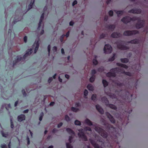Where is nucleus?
<instances>
[{
    "instance_id": "423d86ee",
    "label": "nucleus",
    "mask_w": 148,
    "mask_h": 148,
    "mask_svg": "<svg viewBox=\"0 0 148 148\" xmlns=\"http://www.w3.org/2000/svg\"><path fill=\"white\" fill-rule=\"evenodd\" d=\"M47 10V8L46 9L45 8V7L44 8V12H43L42 14L40 17V21L38 24V26L37 28V29L38 30H40V27L41 26V25L42 24V22L43 20L44 19V14H45V10Z\"/></svg>"
},
{
    "instance_id": "4468645a",
    "label": "nucleus",
    "mask_w": 148,
    "mask_h": 148,
    "mask_svg": "<svg viewBox=\"0 0 148 148\" xmlns=\"http://www.w3.org/2000/svg\"><path fill=\"white\" fill-rule=\"evenodd\" d=\"M105 27L108 29L113 31L115 28V26L114 25H107Z\"/></svg>"
},
{
    "instance_id": "473e14b6",
    "label": "nucleus",
    "mask_w": 148,
    "mask_h": 148,
    "mask_svg": "<svg viewBox=\"0 0 148 148\" xmlns=\"http://www.w3.org/2000/svg\"><path fill=\"white\" fill-rule=\"evenodd\" d=\"M85 123L89 126L92 125V122L89 119H87L85 120Z\"/></svg>"
},
{
    "instance_id": "f257e3e1",
    "label": "nucleus",
    "mask_w": 148,
    "mask_h": 148,
    "mask_svg": "<svg viewBox=\"0 0 148 148\" xmlns=\"http://www.w3.org/2000/svg\"><path fill=\"white\" fill-rule=\"evenodd\" d=\"M125 42V41H124L119 40L115 42V44L116 45L117 48L121 50H124L129 49L130 48L128 47L123 45Z\"/></svg>"
},
{
    "instance_id": "e433bc0d",
    "label": "nucleus",
    "mask_w": 148,
    "mask_h": 148,
    "mask_svg": "<svg viewBox=\"0 0 148 148\" xmlns=\"http://www.w3.org/2000/svg\"><path fill=\"white\" fill-rule=\"evenodd\" d=\"M102 82L104 87H106L108 85V83L106 80L103 79Z\"/></svg>"
},
{
    "instance_id": "7ed1b4c3",
    "label": "nucleus",
    "mask_w": 148,
    "mask_h": 148,
    "mask_svg": "<svg viewBox=\"0 0 148 148\" xmlns=\"http://www.w3.org/2000/svg\"><path fill=\"white\" fill-rule=\"evenodd\" d=\"M138 33H139V32L137 30H127L124 32L123 34L125 36H129L133 35H135Z\"/></svg>"
},
{
    "instance_id": "c756f323",
    "label": "nucleus",
    "mask_w": 148,
    "mask_h": 148,
    "mask_svg": "<svg viewBox=\"0 0 148 148\" xmlns=\"http://www.w3.org/2000/svg\"><path fill=\"white\" fill-rule=\"evenodd\" d=\"M87 88L89 90L93 91L94 90V87L91 84H88L87 86Z\"/></svg>"
},
{
    "instance_id": "8fccbe9b",
    "label": "nucleus",
    "mask_w": 148,
    "mask_h": 148,
    "mask_svg": "<svg viewBox=\"0 0 148 148\" xmlns=\"http://www.w3.org/2000/svg\"><path fill=\"white\" fill-rule=\"evenodd\" d=\"M65 37V34H63L60 37V39L61 42H62L63 40V38Z\"/></svg>"
},
{
    "instance_id": "a19ab883",
    "label": "nucleus",
    "mask_w": 148,
    "mask_h": 148,
    "mask_svg": "<svg viewBox=\"0 0 148 148\" xmlns=\"http://www.w3.org/2000/svg\"><path fill=\"white\" fill-rule=\"evenodd\" d=\"M71 110L73 112H77L79 110V108H76L75 107H72L71 108Z\"/></svg>"
},
{
    "instance_id": "6ab92c4d",
    "label": "nucleus",
    "mask_w": 148,
    "mask_h": 148,
    "mask_svg": "<svg viewBox=\"0 0 148 148\" xmlns=\"http://www.w3.org/2000/svg\"><path fill=\"white\" fill-rule=\"evenodd\" d=\"M35 45L36 47L35 48L34 51L35 53H36L37 52L39 48V43L38 41H35V42H34L33 46H35Z\"/></svg>"
},
{
    "instance_id": "603ef678",
    "label": "nucleus",
    "mask_w": 148,
    "mask_h": 148,
    "mask_svg": "<svg viewBox=\"0 0 148 148\" xmlns=\"http://www.w3.org/2000/svg\"><path fill=\"white\" fill-rule=\"evenodd\" d=\"M11 123V127L12 128H13L14 127V125L12 119H10Z\"/></svg>"
},
{
    "instance_id": "bf43d9fd",
    "label": "nucleus",
    "mask_w": 148,
    "mask_h": 148,
    "mask_svg": "<svg viewBox=\"0 0 148 148\" xmlns=\"http://www.w3.org/2000/svg\"><path fill=\"white\" fill-rule=\"evenodd\" d=\"M20 21L19 18L15 19L13 21V24H15L17 22Z\"/></svg>"
},
{
    "instance_id": "bb28decb",
    "label": "nucleus",
    "mask_w": 148,
    "mask_h": 148,
    "mask_svg": "<svg viewBox=\"0 0 148 148\" xmlns=\"http://www.w3.org/2000/svg\"><path fill=\"white\" fill-rule=\"evenodd\" d=\"M107 128H108V129L109 130H111V129H112L113 130V131L112 132V134H114V131L116 130L115 128L113 126L111 125H109L108 127Z\"/></svg>"
},
{
    "instance_id": "b1692460",
    "label": "nucleus",
    "mask_w": 148,
    "mask_h": 148,
    "mask_svg": "<svg viewBox=\"0 0 148 148\" xmlns=\"http://www.w3.org/2000/svg\"><path fill=\"white\" fill-rule=\"evenodd\" d=\"M106 106L115 110L117 109V107L115 105L112 104H109V102L108 103H107Z\"/></svg>"
},
{
    "instance_id": "680f3d73",
    "label": "nucleus",
    "mask_w": 148,
    "mask_h": 148,
    "mask_svg": "<svg viewBox=\"0 0 148 148\" xmlns=\"http://www.w3.org/2000/svg\"><path fill=\"white\" fill-rule=\"evenodd\" d=\"M52 50L54 52H56L57 50V48L56 46L53 47L52 48Z\"/></svg>"
},
{
    "instance_id": "58836bf2",
    "label": "nucleus",
    "mask_w": 148,
    "mask_h": 148,
    "mask_svg": "<svg viewBox=\"0 0 148 148\" xmlns=\"http://www.w3.org/2000/svg\"><path fill=\"white\" fill-rule=\"evenodd\" d=\"M140 19L139 17L136 16H134L132 18L130 17V19L131 21H138Z\"/></svg>"
},
{
    "instance_id": "3c124183",
    "label": "nucleus",
    "mask_w": 148,
    "mask_h": 148,
    "mask_svg": "<svg viewBox=\"0 0 148 148\" xmlns=\"http://www.w3.org/2000/svg\"><path fill=\"white\" fill-rule=\"evenodd\" d=\"M116 84L119 87H122L123 86H124V84L123 83H118Z\"/></svg>"
},
{
    "instance_id": "864d4df0",
    "label": "nucleus",
    "mask_w": 148,
    "mask_h": 148,
    "mask_svg": "<svg viewBox=\"0 0 148 148\" xmlns=\"http://www.w3.org/2000/svg\"><path fill=\"white\" fill-rule=\"evenodd\" d=\"M106 34H105L102 33L100 36L99 38L100 39L106 37Z\"/></svg>"
},
{
    "instance_id": "f03ea898",
    "label": "nucleus",
    "mask_w": 148,
    "mask_h": 148,
    "mask_svg": "<svg viewBox=\"0 0 148 148\" xmlns=\"http://www.w3.org/2000/svg\"><path fill=\"white\" fill-rule=\"evenodd\" d=\"M95 130L103 137L106 138L108 136V133L102 128L98 127H96L95 128Z\"/></svg>"
},
{
    "instance_id": "cd10ccee",
    "label": "nucleus",
    "mask_w": 148,
    "mask_h": 148,
    "mask_svg": "<svg viewBox=\"0 0 148 148\" xmlns=\"http://www.w3.org/2000/svg\"><path fill=\"white\" fill-rule=\"evenodd\" d=\"M128 43L131 44H138L139 43V41L137 39H135L128 42Z\"/></svg>"
},
{
    "instance_id": "13d9d810",
    "label": "nucleus",
    "mask_w": 148,
    "mask_h": 148,
    "mask_svg": "<svg viewBox=\"0 0 148 148\" xmlns=\"http://www.w3.org/2000/svg\"><path fill=\"white\" fill-rule=\"evenodd\" d=\"M40 115H40V117L39 118V120L40 121H42V117H43V113L42 112L41 113Z\"/></svg>"
},
{
    "instance_id": "7c9ffc66",
    "label": "nucleus",
    "mask_w": 148,
    "mask_h": 148,
    "mask_svg": "<svg viewBox=\"0 0 148 148\" xmlns=\"http://www.w3.org/2000/svg\"><path fill=\"white\" fill-rule=\"evenodd\" d=\"M97 58V56L95 55V58L93 59L92 60V63L94 65H97L98 64V61L96 60V58Z\"/></svg>"
},
{
    "instance_id": "c9c22d12",
    "label": "nucleus",
    "mask_w": 148,
    "mask_h": 148,
    "mask_svg": "<svg viewBox=\"0 0 148 148\" xmlns=\"http://www.w3.org/2000/svg\"><path fill=\"white\" fill-rule=\"evenodd\" d=\"M75 136L71 135L69 137V141L70 143L73 141V139Z\"/></svg>"
},
{
    "instance_id": "a211bd4d",
    "label": "nucleus",
    "mask_w": 148,
    "mask_h": 148,
    "mask_svg": "<svg viewBox=\"0 0 148 148\" xmlns=\"http://www.w3.org/2000/svg\"><path fill=\"white\" fill-rule=\"evenodd\" d=\"M120 34L117 32H114L111 35V37L113 38H117L120 37Z\"/></svg>"
},
{
    "instance_id": "79ce46f5",
    "label": "nucleus",
    "mask_w": 148,
    "mask_h": 148,
    "mask_svg": "<svg viewBox=\"0 0 148 148\" xmlns=\"http://www.w3.org/2000/svg\"><path fill=\"white\" fill-rule=\"evenodd\" d=\"M97 70L99 72H101L104 71V67L103 66H101L98 68Z\"/></svg>"
},
{
    "instance_id": "f8f14e48",
    "label": "nucleus",
    "mask_w": 148,
    "mask_h": 148,
    "mask_svg": "<svg viewBox=\"0 0 148 148\" xmlns=\"http://www.w3.org/2000/svg\"><path fill=\"white\" fill-rule=\"evenodd\" d=\"M77 135L79 138L82 139V140L84 141H87L88 140L87 137L85 135L84 133L82 134L78 133Z\"/></svg>"
},
{
    "instance_id": "2f4dec72",
    "label": "nucleus",
    "mask_w": 148,
    "mask_h": 148,
    "mask_svg": "<svg viewBox=\"0 0 148 148\" xmlns=\"http://www.w3.org/2000/svg\"><path fill=\"white\" fill-rule=\"evenodd\" d=\"M35 0H33V1H32L29 4L28 6V8L27 10L28 11L31 9L32 8V5L34 3Z\"/></svg>"
},
{
    "instance_id": "0eeeda50",
    "label": "nucleus",
    "mask_w": 148,
    "mask_h": 148,
    "mask_svg": "<svg viewBox=\"0 0 148 148\" xmlns=\"http://www.w3.org/2000/svg\"><path fill=\"white\" fill-rule=\"evenodd\" d=\"M105 114L112 123L114 124L115 123V121L114 119L109 113L106 112L105 113Z\"/></svg>"
},
{
    "instance_id": "c03bdc74",
    "label": "nucleus",
    "mask_w": 148,
    "mask_h": 148,
    "mask_svg": "<svg viewBox=\"0 0 148 148\" xmlns=\"http://www.w3.org/2000/svg\"><path fill=\"white\" fill-rule=\"evenodd\" d=\"M75 124L76 125H81V123L78 120H76L75 121Z\"/></svg>"
},
{
    "instance_id": "0e129e2a",
    "label": "nucleus",
    "mask_w": 148,
    "mask_h": 148,
    "mask_svg": "<svg viewBox=\"0 0 148 148\" xmlns=\"http://www.w3.org/2000/svg\"><path fill=\"white\" fill-rule=\"evenodd\" d=\"M77 1L76 0H74L72 3V6H73L77 4Z\"/></svg>"
},
{
    "instance_id": "37998d69",
    "label": "nucleus",
    "mask_w": 148,
    "mask_h": 148,
    "mask_svg": "<svg viewBox=\"0 0 148 148\" xmlns=\"http://www.w3.org/2000/svg\"><path fill=\"white\" fill-rule=\"evenodd\" d=\"M97 98V96L96 94H93L91 97V99L94 101Z\"/></svg>"
},
{
    "instance_id": "052dcab7",
    "label": "nucleus",
    "mask_w": 148,
    "mask_h": 148,
    "mask_svg": "<svg viewBox=\"0 0 148 148\" xmlns=\"http://www.w3.org/2000/svg\"><path fill=\"white\" fill-rule=\"evenodd\" d=\"M81 106V104L79 102H77L75 104V106L76 107H79Z\"/></svg>"
},
{
    "instance_id": "69168bd1",
    "label": "nucleus",
    "mask_w": 148,
    "mask_h": 148,
    "mask_svg": "<svg viewBox=\"0 0 148 148\" xmlns=\"http://www.w3.org/2000/svg\"><path fill=\"white\" fill-rule=\"evenodd\" d=\"M1 147L2 148H7L6 145L5 144H1Z\"/></svg>"
},
{
    "instance_id": "e2e57ef3",
    "label": "nucleus",
    "mask_w": 148,
    "mask_h": 148,
    "mask_svg": "<svg viewBox=\"0 0 148 148\" xmlns=\"http://www.w3.org/2000/svg\"><path fill=\"white\" fill-rule=\"evenodd\" d=\"M78 131L79 132V133H80V134L84 133L83 132V130L82 129H79Z\"/></svg>"
},
{
    "instance_id": "338daca9",
    "label": "nucleus",
    "mask_w": 148,
    "mask_h": 148,
    "mask_svg": "<svg viewBox=\"0 0 148 148\" xmlns=\"http://www.w3.org/2000/svg\"><path fill=\"white\" fill-rule=\"evenodd\" d=\"M85 130H86L89 131H91L92 130L91 128L89 127H85Z\"/></svg>"
},
{
    "instance_id": "412c9836",
    "label": "nucleus",
    "mask_w": 148,
    "mask_h": 148,
    "mask_svg": "<svg viewBox=\"0 0 148 148\" xmlns=\"http://www.w3.org/2000/svg\"><path fill=\"white\" fill-rule=\"evenodd\" d=\"M130 97L129 98V96H126L125 97V98H124L125 100L126 101L129 102H130L132 100V94H131L130 95Z\"/></svg>"
},
{
    "instance_id": "dca6fc26",
    "label": "nucleus",
    "mask_w": 148,
    "mask_h": 148,
    "mask_svg": "<svg viewBox=\"0 0 148 148\" xmlns=\"http://www.w3.org/2000/svg\"><path fill=\"white\" fill-rule=\"evenodd\" d=\"M96 108L98 111L101 114H103L104 111L103 109L98 104L96 106Z\"/></svg>"
},
{
    "instance_id": "f3484780",
    "label": "nucleus",
    "mask_w": 148,
    "mask_h": 148,
    "mask_svg": "<svg viewBox=\"0 0 148 148\" xmlns=\"http://www.w3.org/2000/svg\"><path fill=\"white\" fill-rule=\"evenodd\" d=\"M17 119L18 121L21 122L25 120V116L23 114H20L18 116Z\"/></svg>"
},
{
    "instance_id": "39448f33",
    "label": "nucleus",
    "mask_w": 148,
    "mask_h": 148,
    "mask_svg": "<svg viewBox=\"0 0 148 148\" xmlns=\"http://www.w3.org/2000/svg\"><path fill=\"white\" fill-rule=\"evenodd\" d=\"M112 51V49L111 46L109 44H106L104 48V53H105L109 54L111 53Z\"/></svg>"
},
{
    "instance_id": "5fc2aeb1",
    "label": "nucleus",
    "mask_w": 148,
    "mask_h": 148,
    "mask_svg": "<svg viewBox=\"0 0 148 148\" xmlns=\"http://www.w3.org/2000/svg\"><path fill=\"white\" fill-rule=\"evenodd\" d=\"M108 14L110 16H112L113 15V12L112 10H110L108 12Z\"/></svg>"
},
{
    "instance_id": "774afa93",
    "label": "nucleus",
    "mask_w": 148,
    "mask_h": 148,
    "mask_svg": "<svg viewBox=\"0 0 148 148\" xmlns=\"http://www.w3.org/2000/svg\"><path fill=\"white\" fill-rule=\"evenodd\" d=\"M53 80V78L52 77H50L48 80V82L50 83Z\"/></svg>"
},
{
    "instance_id": "a18cd8bd",
    "label": "nucleus",
    "mask_w": 148,
    "mask_h": 148,
    "mask_svg": "<svg viewBox=\"0 0 148 148\" xmlns=\"http://www.w3.org/2000/svg\"><path fill=\"white\" fill-rule=\"evenodd\" d=\"M96 73V71L95 69H92L91 71L90 74L91 75H95V74Z\"/></svg>"
},
{
    "instance_id": "4d7b16f0",
    "label": "nucleus",
    "mask_w": 148,
    "mask_h": 148,
    "mask_svg": "<svg viewBox=\"0 0 148 148\" xmlns=\"http://www.w3.org/2000/svg\"><path fill=\"white\" fill-rule=\"evenodd\" d=\"M125 74L129 76H132L131 73L129 72H125Z\"/></svg>"
},
{
    "instance_id": "c85d7f7f",
    "label": "nucleus",
    "mask_w": 148,
    "mask_h": 148,
    "mask_svg": "<svg viewBox=\"0 0 148 148\" xmlns=\"http://www.w3.org/2000/svg\"><path fill=\"white\" fill-rule=\"evenodd\" d=\"M132 111V110L131 108H129L127 109H126L125 110V112L129 114ZM129 114L128 115V116H127V120H129Z\"/></svg>"
},
{
    "instance_id": "9d476101",
    "label": "nucleus",
    "mask_w": 148,
    "mask_h": 148,
    "mask_svg": "<svg viewBox=\"0 0 148 148\" xmlns=\"http://www.w3.org/2000/svg\"><path fill=\"white\" fill-rule=\"evenodd\" d=\"M141 12V10L140 9H133L128 11L129 13L134 14H140Z\"/></svg>"
},
{
    "instance_id": "6e6552de",
    "label": "nucleus",
    "mask_w": 148,
    "mask_h": 148,
    "mask_svg": "<svg viewBox=\"0 0 148 148\" xmlns=\"http://www.w3.org/2000/svg\"><path fill=\"white\" fill-rule=\"evenodd\" d=\"M111 72H108L106 74V76L109 77H115L116 76V72L112 70V69L111 70Z\"/></svg>"
},
{
    "instance_id": "ea45409f",
    "label": "nucleus",
    "mask_w": 148,
    "mask_h": 148,
    "mask_svg": "<svg viewBox=\"0 0 148 148\" xmlns=\"http://www.w3.org/2000/svg\"><path fill=\"white\" fill-rule=\"evenodd\" d=\"M116 54L115 53H113V56L111 58H110L109 59V61L112 62L115 59V56Z\"/></svg>"
},
{
    "instance_id": "6e6d98bb",
    "label": "nucleus",
    "mask_w": 148,
    "mask_h": 148,
    "mask_svg": "<svg viewBox=\"0 0 148 148\" xmlns=\"http://www.w3.org/2000/svg\"><path fill=\"white\" fill-rule=\"evenodd\" d=\"M48 55L49 56L50 55V48H51V46L50 45H49L48 46Z\"/></svg>"
},
{
    "instance_id": "4c0bfd02",
    "label": "nucleus",
    "mask_w": 148,
    "mask_h": 148,
    "mask_svg": "<svg viewBox=\"0 0 148 148\" xmlns=\"http://www.w3.org/2000/svg\"><path fill=\"white\" fill-rule=\"evenodd\" d=\"M95 75H92L89 79V81L90 82H93L95 79Z\"/></svg>"
},
{
    "instance_id": "aec40b11",
    "label": "nucleus",
    "mask_w": 148,
    "mask_h": 148,
    "mask_svg": "<svg viewBox=\"0 0 148 148\" xmlns=\"http://www.w3.org/2000/svg\"><path fill=\"white\" fill-rule=\"evenodd\" d=\"M66 130L70 135H75V132L71 128H67L66 129Z\"/></svg>"
},
{
    "instance_id": "20e7f679",
    "label": "nucleus",
    "mask_w": 148,
    "mask_h": 148,
    "mask_svg": "<svg viewBox=\"0 0 148 148\" xmlns=\"http://www.w3.org/2000/svg\"><path fill=\"white\" fill-rule=\"evenodd\" d=\"M145 21L143 20L139 19L137 22L135 24V26L137 29H139L144 27Z\"/></svg>"
},
{
    "instance_id": "5701e85b",
    "label": "nucleus",
    "mask_w": 148,
    "mask_h": 148,
    "mask_svg": "<svg viewBox=\"0 0 148 148\" xmlns=\"http://www.w3.org/2000/svg\"><path fill=\"white\" fill-rule=\"evenodd\" d=\"M22 57L20 56H18L17 59L13 61V66H14L18 62L20 61Z\"/></svg>"
},
{
    "instance_id": "72a5a7b5",
    "label": "nucleus",
    "mask_w": 148,
    "mask_h": 148,
    "mask_svg": "<svg viewBox=\"0 0 148 148\" xmlns=\"http://www.w3.org/2000/svg\"><path fill=\"white\" fill-rule=\"evenodd\" d=\"M114 11L117 14L118 16H119V15H121L123 14V11L122 10L120 11H116V10H114Z\"/></svg>"
},
{
    "instance_id": "09e8293b",
    "label": "nucleus",
    "mask_w": 148,
    "mask_h": 148,
    "mask_svg": "<svg viewBox=\"0 0 148 148\" xmlns=\"http://www.w3.org/2000/svg\"><path fill=\"white\" fill-rule=\"evenodd\" d=\"M21 92L23 96L24 97H26L27 95V93L26 92L25 90L24 89H22Z\"/></svg>"
},
{
    "instance_id": "1a4fd4ad",
    "label": "nucleus",
    "mask_w": 148,
    "mask_h": 148,
    "mask_svg": "<svg viewBox=\"0 0 148 148\" xmlns=\"http://www.w3.org/2000/svg\"><path fill=\"white\" fill-rule=\"evenodd\" d=\"M112 70L114 71H116L117 73H122L125 74V71L122 68H119L118 67H116L112 69Z\"/></svg>"
},
{
    "instance_id": "393cba45",
    "label": "nucleus",
    "mask_w": 148,
    "mask_h": 148,
    "mask_svg": "<svg viewBox=\"0 0 148 148\" xmlns=\"http://www.w3.org/2000/svg\"><path fill=\"white\" fill-rule=\"evenodd\" d=\"M114 136L115 138L114 139L113 136H111L110 137L111 140H110L113 141L114 143L115 142L117 144H119V143L118 141L116 140L117 139V137L116 135H115Z\"/></svg>"
},
{
    "instance_id": "f704fd0d",
    "label": "nucleus",
    "mask_w": 148,
    "mask_h": 148,
    "mask_svg": "<svg viewBox=\"0 0 148 148\" xmlns=\"http://www.w3.org/2000/svg\"><path fill=\"white\" fill-rule=\"evenodd\" d=\"M120 60L122 62L124 63H127L129 61V60L127 58H121Z\"/></svg>"
},
{
    "instance_id": "49530a36",
    "label": "nucleus",
    "mask_w": 148,
    "mask_h": 148,
    "mask_svg": "<svg viewBox=\"0 0 148 148\" xmlns=\"http://www.w3.org/2000/svg\"><path fill=\"white\" fill-rule=\"evenodd\" d=\"M88 91L86 89H85L84 92V96L85 97H86L88 94Z\"/></svg>"
},
{
    "instance_id": "9b49d317",
    "label": "nucleus",
    "mask_w": 148,
    "mask_h": 148,
    "mask_svg": "<svg viewBox=\"0 0 148 148\" xmlns=\"http://www.w3.org/2000/svg\"><path fill=\"white\" fill-rule=\"evenodd\" d=\"M121 21L123 23L127 24L130 22V17L125 16L121 19Z\"/></svg>"
},
{
    "instance_id": "a878e982",
    "label": "nucleus",
    "mask_w": 148,
    "mask_h": 148,
    "mask_svg": "<svg viewBox=\"0 0 148 148\" xmlns=\"http://www.w3.org/2000/svg\"><path fill=\"white\" fill-rule=\"evenodd\" d=\"M116 65L118 66L121 67L125 69H127L128 68V66L127 65L120 63H117Z\"/></svg>"
},
{
    "instance_id": "2eb2a0df",
    "label": "nucleus",
    "mask_w": 148,
    "mask_h": 148,
    "mask_svg": "<svg viewBox=\"0 0 148 148\" xmlns=\"http://www.w3.org/2000/svg\"><path fill=\"white\" fill-rule=\"evenodd\" d=\"M32 52V49H28L26 51L25 54L23 56V59L25 60L26 58L28 56L30 55Z\"/></svg>"
},
{
    "instance_id": "4be33fe9",
    "label": "nucleus",
    "mask_w": 148,
    "mask_h": 148,
    "mask_svg": "<svg viewBox=\"0 0 148 148\" xmlns=\"http://www.w3.org/2000/svg\"><path fill=\"white\" fill-rule=\"evenodd\" d=\"M101 100L102 102L105 103L106 106L107 103H108L109 102L107 98L106 97H102L101 98Z\"/></svg>"
},
{
    "instance_id": "ddd939ff",
    "label": "nucleus",
    "mask_w": 148,
    "mask_h": 148,
    "mask_svg": "<svg viewBox=\"0 0 148 148\" xmlns=\"http://www.w3.org/2000/svg\"><path fill=\"white\" fill-rule=\"evenodd\" d=\"M89 140L90 142L95 148H100V147L99 145L96 143L94 140L91 139H90Z\"/></svg>"
},
{
    "instance_id": "de8ad7c7",
    "label": "nucleus",
    "mask_w": 148,
    "mask_h": 148,
    "mask_svg": "<svg viewBox=\"0 0 148 148\" xmlns=\"http://www.w3.org/2000/svg\"><path fill=\"white\" fill-rule=\"evenodd\" d=\"M66 145L67 148H73L72 146L70 143H66Z\"/></svg>"
}]
</instances>
